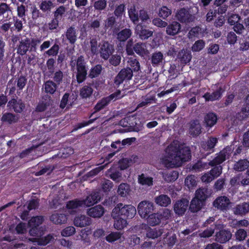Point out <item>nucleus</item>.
Wrapping results in <instances>:
<instances>
[{
  "instance_id": "obj_25",
  "label": "nucleus",
  "mask_w": 249,
  "mask_h": 249,
  "mask_svg": "<svg viewBox=\"0 0 249 249\" xmlns=\"http://www.w3.org/2000/svg\"><path fill=\"white\" fill-rule=\"evenodd\" d=\"M44 92L47 94L53 95L58 88V85L51 80L46 81L43 86Z\"/></svg>"
},
{
  "instance_id": "obj_26",
  "label": "nucleus",
  "mask_w": 249,
  "mask_h": 249,
  "mask_svg": "<svg viewBox=\"0 0 249 249\" xmlns=\"http://www.w3.org/2000/svg\"><path fill=\"white\" fill-rule=\"evenodd\" d=\"M67 40L71 44H74L77 40L76 30L74 27H69L65 34Z\"/></svg>"
},
{
  "instance_id": "obj_50",
  "label": "nucleus",
  "mask_w": 249,
  "mask_h": 249,
  "mask_svg": "<svg viewBox=\"0 0 249 249\" xmlns=\"http://www.w3.org/2000/svg\"><path fill=\"white\" fill-rule=\"evenodd\" d=\"M122 235L120 232H111L106 237V240L108 243H113L120 239Z\"/></svg>"
},
{
  "instance_id": "obj_41",
  "label": "nucleus",
  "mask_w": 249,
  "mask_h": 249,
  "mask_svg": "<svg viewBox=\"0 0 249 249\" xmlns=\"http://www.w3.org/2000/svg\"><path fill=\"white\" fill-rule=\"evenodd\" d=\"M191 54L188 51L182 50L179 52L178 58L181 62H189L191 59Z\"/></svg>"
},
{
  "instance_id": "obj_54",
  "label": "nucleus",
  "mask_w": 249,
  "mask_h": 249,
  "mask_svg": "<svg viewBox=\"0 0 249 249\" xmlns=\"http://www.w3.org/2000/svg\"><path fill=\"white\" fill-rule=\"evenodd\" d=\"M59 49V45L55 43L50 49L45 52L44 54L48 56H56L58 53Z\"/></svg>"
},
{
  "instance_id": "obj_40",
  "label": "nucleus",
  "mask_w": 249,
  "mask_h": 249,
  "mask_svg": "<svg viewBox=\"0 0 249 249\" xmlns=\"http://www.w3.org/2000/svg\"><path fill=\"white\" fill-rule=\"evenodd\" d=\"M115 219L116 220L114 221V227L118 230L124 229L127 225L126 219L122 216L116 217Z\"/></svg>"
},
{
  "instance_id": "obj_10",
  "label": "nucleus",
  "mask_w": 249,
  "mask_h": 249,
  "mask_svg": "<svg viewBox=\"0 0 249 249\" xmlns=\"http://www.w3.org/2000/svg\"><path fill=\"white\" fill-rule=\"evenodd\" d=\"M188 205L189 201L187 199L182 198L178 200L174 204V211L178 216H182L186 212Z\"/></svg>"
},
{
  "instance_id": "obj_61",
  "label": "nucleus",
  "mask_w": 249,
  "mask_h": 249,
  "mask_svg": "<svg viewBox=\"0 0 249 249\" xmlns=\"http://www.w3.org/2000/svg\"><path fill=\"white\" fill-rule=\"evenodd\" d=\"M75 232V229L73 226H69L63 229L61 231L62 236L68 237Z\"/></svg>"
},
{
  "instance_id": "obj_5",
  "label": "nucleus",
  "mask_w": 249,
  "mask_h": 249,
  "mask_svg": "<svg viewBox=\"0 0 249 249\" xmlns=\"http://www.w3.org/2000/svg\"><path fill=\"white\" fill-rule=\"evenodd\" d=\"M218 139L216 137L210 136L207 141H202L200 142V151L206 152V156L214 152V148L218 143Z\"/></svg>"
},
{
  "instance_id": "obj_44",
  "label": "nucleus",
  "mask_w": 249,
  "mask_h": 249,
  "mask_svg": "<svg viewBox=\"0 0 249 249\" xmlns=\"http://www.w3.org/2000/svg\"><path fill=\"white\" fill-rule=\"evenodd\" d=\"M14 26L18 32L21 31L24 28V24L26 23L25 18L19 19L17 17H14Z\"/></svg>"
},
{
  "instance_id": "obj_6",
  "label": "nucleus",
  "mask_w": 249,
  "mask_h": 249,
  "mask_svg": "<svg viewBox=\"0 0 249 249\" xmlns=\"http://www.w3.org/2000/svg\"><path fill=\"white\" fill-rule=\"evenodd\" d=\"M231 204L229 198L224 196H218L213 202V207L223 212L229 209Z\"/></svg>"
},
{
  "instance_id": "obj_42",
  "label": "nucleus",
  "mask_w": 249,
  "mask_h": 249,
  "mask_svg": "<svg viewBox=\"0 0 249 249\" xmlns=\"http://www.w3.org/2000/svg\"><path fill=\"white\" fill-rule=\"evenodd\" d=\"M44 220V217L41 215L32 217L28 222L29 227H39Z\"/></svg>"
},
{
  "instance_id": "obj_59",
  "label": "nucleus",
  "mask_w": 249,
  "mask_h": 249,
  "mask_svg": "<svg viewBox=\"0 0 249 249\" xmlns=\"http://www.w3.org/2000/svg\"><path fill=\"white\" fill-rule=\"evenodd\" d=\"M207 49V53L208 54H215L219 51V45L214 43H211L209 44Z\"/></svg>"
},
{
  "instance_id": "obj_22",
  "label": "nucleus",
  "mask_w": 249,
  "mask_h": 249,
  "mask_svg": "<svg viewBox=\"0 0 249 249\" xmlns=\"http://www.w3.org/2000/svg\"><path fill=\"white\" fill-rule=\"evenodd\" d=\"M104 208L101 205H96L88 210L87 213L94 218L101 217L104 213Z\"/></svg>"
},
{
  "instance_id": "obj_60",
  "label": "nucleus",
  "mask_w": 249,
  "mask_h": 249,
  "mask_svg": "<svg viewBox=\"0 0 249 249\" xmlns=\"http://www.w3.org/2000/svg\"><path fill=\"white\" fill-rule=\"evenodd\" d=\"M131 165V160L128 158H123L119 161V166L121 170H125Z\"/></svg>"
},
{
  "instance_id": "obj_58",
  "label": "nucleus",
  "mask_w": 249,
  "mask_h": 249,
  "mask_svg": "<svg viewBox=\"0 0 249 249\" xmlns=\"http://www.w3.org/2000/svg\"><path fill=\"white\" fill-rule=\"evenodd\" d=\"M213 167L209 171L213 179L222 174V167L221 165L213 166Z\"/></svg>"
},
{
  "instance_id": "obj_35",
  "label": "nucleus",
  "mask_w": 249,
  "mask_h": 249,
  "mask_svg": "<svg viewBox=\"0 0 249 249\" xmlns=\"http://www.w3.org/2000/svg\"><path fill=\"white\" fill-rule=\"evenodd\" d=\"M131 191L130 186L127 183H122L119 185L117 190L118 195L121 197H126Z\"/></svg>"
},
{
  "instance_id": "obj_2",
  "label": "nucleus",
  "mask_w": 249,
  "mask_h": 249,
  "mask_svg": "<svg viewBox=\"0 0 249 249\" xmlns=\"http://www.w3.org/2000/svg\"><path fill=\"white\" fill-rule=\"evenodd\" d=\"M209 196L208 190L206 188H200L195 193V197L191 201L189 209L191 212H197L205 205L207 198Z\"/></svg>"
},
{
  "instance_id": "obj_37",
  "label": "nucleus",
  "mask_w": 249,
  "mask_h": 249,
  "mask_svg": "<svg viewBox=\"0 0 249 249\" xmlns=\"http://www.w3.org/2000/svg\"><path fill=\"white\" fill-rule=\"evenodd\" d=\"M162 233L161 229L148 227L146 231V236L148 238L154 239L160 236Z\"/></svg>"
},
{
  "instance_id": "obj_13",
  "label": "nucleus",
  "mask_w": 249,
  "mask_h": 249,
  "mask_svg": "<svg viewBox=\"0 0 249 249\" xmlns=\"http://www.w3.org/2000/svg\"><path fill=\"white\" fill-rule=\"evenodd\" d=\"M12 14V10L9 5L5 2H0V17H2L0 21H9L11 18Z\"/></svg>"
},
{
  "instance_id": "obj_55",
  "label": "nucleus",
  "mask_w": 249,
  "mask_h": 249,
  "mask_svg": "<svg viewBox=\"0 0 249 249\" xmlns=\"http://www.w3.org/2000/svg\"><path fill=\"white\" fill-rule=\"evenodd\" d=\"M205 42L202 39H199L196 41L192 47L193 52H199L202 50L205 47Z\"/></svg>"
},
{
  "instance_id": "obj_8",
  "label": "nucleus",
  "mask_w": 249,
  "mask_h": 249,
  "mask_svg": "<svg viewBox=\"0 0 249 249\" xmlns=\"http://www.w3.org/2000/svg\"><path fill=\"white\" fill-rule=\"evenodd\" d=\"M133 76V71L130 68L122 69L115 77L114 83L117 86H119L124 80H129Z\"/></svg>"
},
{
  "instance_id": "obj_17",
  "label": "nucleus",
  "mask_w": 249,
  "mask_h": 249,
  "mask_svg": "<svg viewBox=\"0 0 249 249\" xmlns=\"http://www.w3.org/2000/svg\"><path fill=\"white\" fill-rule=\"evenodd\" d=\"M238 117L241 120H246L249 117V95L244 100L240 112L237 114Z\"/></svg>"
},
{
  "instance_id": "obj_53",
  "label": "nucleus",
  "mask_w": 249,
  "mask_h": 249,
  "mask_svg": "<svg viewBox=\"0 0 249 249\" xmlns=\"http://www.w3.org/2000/svg\"><path fill=\"white\" fill-rule=\"evenodd\" d=\"M233 150L234 147L232 145H231L226 146L219 152L225 158V159L227 160L230 158L231 154L233 153Z\"/></svg>"
},
{
  "instance_id": "obj_47",
  "label": "nucleus",
  "mask_w": 249,
  "mask_h": 249,
  "mask_svg": "<svg viewBox=\"0 0 249 249\" xmlns=\"http://www.w3.org/2000/svg\"><path fill=\"white\" fill-rule=\"evenodd\" d=\"M94 1L93 7L95 10L97 11L104 10L107 5L106 0H91V2Z\"/></svg>"
},
{
  "instance_id": "obj_23",
  "label": "nucleus",
  "mask_w": 249,
  "mask_h": 249,
  "mask_svg": "<svg viewBox=\"0 0 249 249\" xmlns=\"http://www.w3.org/2000/svg\"><path fill=\"white\" fill-rule=\"evenodd\" d=\"M109 101L106 98V97H103L101 100H99L94 107V111L90 114L89 118H91L94 114L104 109L109 105Z\"/></svg>"
},
{
  "instance_id": "obj_38",
  "label": "nucleus",
  "mask_w": 249,
  "mask_h": 249,
  "mask_svg": "<svg viewBox=\"0 0 249 249\" xmlns=\"http://www.w3.org/2000/svg\"><path fill=\"white\" fill-rule=\"evenodd\" d=\"M138 179L139 183L142 185L151 186L153 185V178L146 176L144 174L139 175Z\"/></svg>"
},
{
  "instance_id": "obj_36",
  "label": "nucleus",
  "mask_w": 249,
  "mask_h": 249,
  "mask_svg": "<svg viewBox=\"0 0 249 249\" xmlns=\"http://www.w3.org/2000/svg\"><path fill=\"white\" fill-rule=\"evenodd\" d=\"M81 207H85L83 200L77 198L70 200L66 204V208L68 209H74Z\"/></svg>"
},
{
  "instance_id": "obj_9",
  "label": "nucleus",
  "mask_w": 249,
  "mask_h": 249,
  "mask_svg": "<svg viewBox=\"0 0 249 249\" xmlns=\"http://www.w3.org/2000/svg\"><path fill=\"white\" fill-rule=\"evenodd\" d=\"M219 229L220 228L219 227ZM215 241L221 244L226 243L228 242L232 237L231 231L229 229H219L215 234Z\"/></svg>"
},
{
  "instance_id": "obj_34",
  "label": "nucleus",
  "mask_w": 249,
  "mask_h": 249,
  "mask_svg": "<svg viewBox=\"0 0 249 249\" xmlns=\"http://www.w3.org/2000/svg\"><path fill=\"white\" fill-rule=\"evenodd\" d=\"M160 213H152L147 217V223L152 226L159 225L162 221Z\"/></svg>"
},
{
  "instance_id": "obj_57",
  "label": "nucleus",
  "mask_w": 249,
  "mask_h": 249,
  "mask_svg": "<svg viewBox=\"0 0 249 249\" xmlns=\"http://www.w3.org/2000/svg\"><path fill=\"white\" fill-rule=\"evenodd\" d=\"M178 177V173L177 171H172L165 175L164 178L167 182L175 181Z\"/></svg>"
},
{
  "instance_id": "obj_11",
  "label": "nucleus",
  "mask_w": 249,
  "mask_h": 249,
  "mask_svg": "<svg viewBox=\"0 0 249 249\" xmlns=\"http://www.w3.org/2000/svg\"><path fill=\"white\" fill-rule=\"evenodd\" d=\"M114 51V46L108 41H103L100 47V55L104 60H107Z\"/></svg>"
},
{
  "instance_id": "obj_64",
  "label": "nucleus",
  "mask_w": 249,
  "mask_h": 249,
  "mask_svg": "<svg viewBox=\"0 0 249 249\" xmlns=\"http://www.w3.org/2000/svg\"><path fill=\"white\" fill-rule=\"evenodd\" d=\"M53 239V235L48 234L47 236L40 238L38 240V245L41 246H45L50 243Z\"/></svg>"
},
{
  "instance_id": "obj_15",
  "label": "nucleus",
  "mask_w": 249,
  "mask_h": 249,
  "mask_svg": "<svg viewBox=\"0 0 249 249\" xmlns=\"http://www.w3.org/2000/svg\"><path fill=\"white\" fill-rule=\"evenodd\" d=\"M84 63H71V66H77V73L76 75L77 81L78 83H81L86 79L87 76V70Z\"/></svg>"
},
{
  "instance_id": "obj_33",
  "label": "nucleus",
  "mask_w": 249,
  "mask_h": 249,
  "mask_svg": "<svg viewBox=\"0 0 249 249\" xmlns=\"http://www.w3.org/2000/svg\"><path fill=\"white\" fill-rule=\"evenodd\" d=\"M131 35V30L128 28H125L117 34V39L120 42H125Z\"/></svg>"
},
{
  "instance_id": "obj_43",
  "label": "nucleus",
  "mask_w": 249,
  "mask_h": 249,
  "mask_svg": "<svg viewBox=\"0 0 249 249\" xmlns=\"http://www.w3.org/2000/svg\"><path fill=\"white\" fill-rule=\"evenodd\" d=\"M216 155L217 156L213 159L209 161V165L211 166L220 165V164L226 160L220 152L216 154Z\"/></svg>"
},
{
  "instance_id": "obj_27",
  "label": "nucleus",
  "mask_w": 249,
  "mask_h": 249,
  "mask_svg": "<svg viewBox=\"0 0 249 249\" xmlns=\"http://www.w3.org/2000/svg\"><path fill=\"white\" fill-rule=\"evenodd\" d=\"M145 47L146 46L145 43L138 42L134 45L133 50L137 54L144 57L145 56H148L149 54V52Z\"/></svg>"
},
{
  "instance_id": "obj_39",
  "label": "nucleus",
  "mask_w": 249,
  "mask_h": 249,
  "mask_svg": "<svg viewBox=\"0 0 249 249\" xmlns=\"http://www.w3.org/2000/svg\"><path fill=\"white\" fill-rule=\"evenodd\" d=\"M128 16L131 21L136 24L139 21V14L135 5L132 6L128 11Z\"/></svg>"
},
{
  "instance_id": "obj_56",
  "label": "nucleus",
  "mask_w": 249,
  "mask_h": 249,
  "mask_svg": "<svg viewBox=\"0 0 249 249\" xmlns=\"http://www.w3.org/2000/svg\"><path fill=\"white\" fill-rule=\"evenodd\" d=\"M172 14V11L166 6H162L159 11V16L163 19H165Z\"/></svg>"
},
{
  "instance_id": "obj_21",
  "label": "nucleus",
  "mask_w": 249,
  "mask_h": 249,
  "mask_svg": "<svg viewBox=\"0 0 249 249\" xmlns=\"http://www.w3.org/2000/svg\"><path fill=\"white\" fill-rule=\"evenodd\" d=\"M166 33L169 36H175L179 33L181 25L177 21H173L166 26Z\"/></svg>"
},
{
  "instance_id": "obj_28",
  "label": "nucleus",
  "mask_w": 249,
  "mask_h": 249,
  "mask_svg": "<svg viewBox=\"0 0 249 249\" xmlns=\"http://www.w3.org/2000/svg\"><path fill=\"white\" fill-rule=\"evenodd\" d=\"M30 50V38H25L21 39L19 42V45L18 48V53L21 54H25Z\"/></svg>"
},
{
  "instance_id": "obj_16",
  "label": "nucleus",
  "mask_w": 249,
  "mask_h": 249,
  "mask_svg": "<svg viewBox=\"0 0 249 249\" xmlns=\"http://www.w3.org/2000/svg\"><path fill=\"white\" fill-rule=\"evenodd\" d=\"M100 196L97 192H92L88 195L86 199H83L85 206L90 207L100 200Z\"/></svg>"
},
{
  "instance_id": "obj_49",
  "label": "nucleus",
  "mask_w": 249,
  "mask_h": 249,
  "mask_svg": "<svg viewBox=\"0 0 249 249\" xmlns=\"http://www.w3.org/2000/svg\"><path fill=\"white\" fill-rule=\"evenodd\" d=\"M1 120L3 122H7L10 124L16 122V115L12 113L6 112L4 113Z\"/></svg>"
},
{
  "instance_id": "obj_19",
  "label": "nucleus",
  "mask_w": 249,
  "mask_h": 249,
  "mask_svg": "<svg viewBox=\"0 0 249 249\" xmlns=\"http://www.w3.org/2000/svg\"><path fill=\"white\" fill-rule=\"evenodd\" d=\"M91 222V218L84 215L76 216L73 221L74 225L80 228L89 226Z\"/></svg>"
},
{
  "instance_id": "obj_12",
  "label": "nucleus",
  "mask_w": 249,
  "mask_h": 249,
  "mask_svg": "<svg viewBox=\"0 0 249 249\" xmlns=\"http://www.w3.org/2000/svg\"><path fill=\"white\" fill-rule=\"evenodd\" d=\"M7 107L12 108L16 113H21L24 109L25 106L21 99L17 100L13 98L8 102Z\"/></svg>"
},
{
  "instance_id": "obj_46",
  "label": "nucleus",
  "mask_w": 249,
  "mask_h": 249,
  "mask_svg": "<svg viewBox=\"0 0 249 249\" xmlns=\"http://www.w3.org/2000/svg\"><path fill=\"white\" fill-rule=\"evenodd\" d=\"M234 235L236 240L242 242L244 241L247 237V231L244 229H239L236 230Z\"/></svg>"
},
{
  "instance_id": "obj_1",
  "label": "nucleus",
  "mask_w": 249,
  "mask_h": 249,
  "mask_svg": "<svg viewBox=\"0 0 249 249\" xmlns=\"http://www.w3.org/2000/svg\"><path fill=\"white\" fill-rule=\"evenodd\" d=\"M167 157L162 159V162L167 168L179 166L182 162L191 159V152L188 146L181 147L178 144H170L166 148Z\"/></svg>"
},
{
  "instance_id": "obj_32",
  "label": "nucleus",
  "mask_w": 249,
  "mask_h": 249,
  "mask_svg": "<svg viewBox=\"0 0 249 249\" xmlns=\"http://www.w3.org/2000/svg\"><path fill=\"white\" fill-rule=\"evenodd\" d=\"M249 167V161L245 159H240L233 165V169L238 172L245 171Z\"/></svg>"
},
{
  "instance_id": "obj_63",
  "label": "nucleus",
  "mask_w": 249,
  "mask_h": 249,
  "mask_svg": "<svg viewBox=\"0 0 249 249\" xmlns=\"http://www.w3.org/2000/svg\"><path fill=\"white\" fill-rule=\"evenodd\" d=\"M163 60V55L160 52H156L152 55V62H161Z\"/></svg>"
},
{
  "instance_id": "obj_62",
  "label": "nucleus",
  "mask_w": 249,
  "mask_h": 249,
  "mask_svg": "<svg viewBox=\"0 0 249 249\" xmlns=\"http://www.w3.org/2000/svg\"><path fill=\"white\" fill-rule=\"evenodd\" d=\"M244 146L242 145H238L237 146H236L234 148L233 151L232 158L234 159H237V157L241 155V154H243V151L244 149Z\"/></svg>"
},
{
  "instance_id": "obj_48",
  "label": "nucleus",
  "mask_w": 249,
  "mask_h": 249,
  "mask_svg": "<svg viewBox=\"0 0 249 249\" xmlns=\"http://www.w3.org/2000/svg\"><path fill=\"white\" fill-rule=\"evenodd\" d=\"M93 92V89L90 86H84L80 91V95L82 98L89 97Z\"/></svg>"
},
{
  "instance_id": "obj_20",
  "label": "nucleus",
  "mask_w": 249,
  "mask_h": 249,
  "mask_svg": "<svg viewBox=\"0 0 249 249\" xmlns=\"http://www.w3.org/2000/svg\"><path fill=\"white\" fill-rule=\"evenodd\" d=\"M218 116L213 112H209L204 116V121L206 127H212L217 123Z\"/></svg>"
},
{
  "instance_id": "obj_45",
  "label": "nucleus",
  "mask_w": 249,
  "mask_h": 249,
  "mask_svg": "<svg viewBox=\"0 0 249 249\" xmlns=\"http://www.w3.org/2000/svg\"><path fill=\"white\" fill-rule=\"evenodd\" d=\"M138 34L141 39L145 40L152 36L153 34V32L141 26V29L138 33Z\"/></svg>"
},
{
  "instance_id": "obj_7",
  "label": "nucleus",
  "mask_w": 249,
  "mask_h": 249,
  "mask_svg": "<svg viewBox=\"0 0 249 249\" xmlns=\"http://www.w3.org/2000/svg\"><path fill=\"white\" fill-rule=\"evenodd\" d=\"M177 19L182 23H190L195 20V17L191 14L188 10L185 8L178 10L176 13Z\"/></svg>"
},
{
  "instance_id": "obj_4",
  "label": "nucleus",
  "mask_w": 249,
  "mask_h": 249,
  "mask_svg": "<svg viewBox=\"0 0 249 249\" xmlns=\"http://www.w3.org/2000/svg\"><path fill=\"white\" fill-rule=\"evenodd\" d=\"M137 209L141 217L147 218L154 210V204L149 201L143 200L139 203Z\"/></svg>"
},
{
  "instance_id": "obj_18",
  "label": "nucleus",
  "mask_w": 249,
  "mask_h": 249,
  "mask_svg": "<svg viewBox=\"0 0 249 249\" xmlns=\"http://www.w3.org/2000/svg\"><path fill=\"white\" fill-rule=\"evenodd\" d=\"M224 89L222 87H220L215 91L213 93L206 92L203 95L206 101H213L218 100L222 97V93L224 92Z\"/></svg>"
},
{
  "instance_id": "obj_3",
  "label": "nucleus",
  "mask_w": 249,
  "mask_h": 249,
  "mask_svg": "<svg viewBox=\"0 0 249 249\" xmlns=\"http://www.w3.org/2000/svg\"><path fill=\"white\" fill-rule=\"evenodd\" d=\"M136 214V209L134 206L119 203L112 210L111 216L113 218L122 216L126 219H131Z\"/></svg>"
},
{
  "instance_id": "obj_51",
  "label": "nucleus",
  "mask_w": 249,
  "mask_h": 249,
  "mask_svg": "<svg viewBox=\"0 0 249 249\" xmlns=\"http://www.w3.org/2000/svg\"><path fill=\"white\" fill-rule=\"evenodd\" d=\"M66 11V8L63 5L59 6L53 12L54 18L60 20Z\"/></svg>"
},
{
  "instance_id": "obj_52",
  "label": "nucleus",
  "mask_w": 249,
  "mask_h": 249,
  "mask_svg": "<svg viewBox=\"0 0 249 249\" xmlns=\"http://www.w3.org/2000/svg\"><path fill=\"white\" fill-rule=\"evenodd\" d=\"M53 6V3L50 0L42 1L39 5V8L43 12L50 11Z\"/></svg>"
},
{
  "instance_id": "obj_30",
  "label": "nucleus",
  "mask_w": 249,
  "mask_h": 249,
  "mask_svg": "<svg viewBox=\"0 0 249 249\" xmlns=\"http://www.w3.org/2000/svg\"><path fill=\"white\" fill-rule=\"evenodd\" d=\"M220 225L215 224L213 223L211 224L210 226L208 227L206 229L202 232L199 233V236L201 238H209L213 235L216 229H219V227Z\"/></svg>"
},
{
  "instance_id": "obj_24",
  "label": "nucleus",
  "mask_w": 249,
  "mask_h": 249,
  "mask_svg": "<svg viewBox=\"0 0 249 249\" xmlns=\"http://www.w3.org/2000/svg\"><path fill=\"white\" fill-rule=\"evenodd\" d=\"M50 220L55 224H62L67 222V216L64 213H55L50 216Z\"/></svg>"
},
{
  "instance_id": "obj_14",
  "label": "nucleus",
  "mask_w": 249,
  "mask_h": 249,
  "mask_svg": "<svg viewBox=\"0 0 249 249\" xmlns=\"http://www.w3.org/2000/svg\"><path fill=\"white\" fill-rule=\"evenodd\" d=\"M201 129V125L198 120L195 119L190 121L189 132L192 137H196L199 136L202 132Z\"/></svg>"
},
{
  "instance_id": "obj_31",
  "label": "nucleus",
  "mask_w": 249,
  "mask_h": 249,
  "mask_svg": "<svg viewBox=\"0 0 249 249\" xmlns=\"http://www.w3.org/2000/svg\"><path fill=\"white\" fill-rule=\"evenodd\" d=\"M234 213L236 215H244L249 212V203L244 202L237 205L233 208Z\"/></svg>"
},
{
  "instance_id": "obj_29",
  "label": "nucleus",
  "mask_w": 249,
  "mask_h": 249,
  "mask_svg": "<svg viewBox=\"0 0 249 249\" xmlns=\"http://www.w3.org/2000/svg\"><path fill=\"white\" fill-rule=\"evenodd\" d=\"M155 202L159 206L167 207L171 203L170 197L166 195H160L155 198Z\"/></svg>"
}]
</instances>
